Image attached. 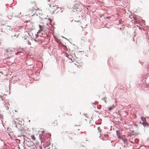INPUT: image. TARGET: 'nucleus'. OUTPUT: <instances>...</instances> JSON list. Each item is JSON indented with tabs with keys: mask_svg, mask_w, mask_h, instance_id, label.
Instances as JSON below:
<instances>
[{
	"mask_svg": "<svg viewBox=\"0 0 149 149\" xmlns=\"http://www.w3.org/2000/svg\"><path fill=\"white\" fill-rule=\"evenodd\" d=\"M48 5V10L49 12L52 14H54L55 12L58 8L57 6L56 5H54V4L52 3H51V4H49Z\"/></svg>",
	"mask_w": 149,
	"mask_h": 149,
	"instance_id": "f257e3e1",
	"label": "nucleus"
},
{
	"mask_svg": "<svg viewBox=\"0 0 149 149\" xmlns=\"http://www.w3.org/2000/svg\"><path fill=\"white\" fill-rule=\"evenodd\" d=\"M12 123L13 124L16 125V127L18 128L20 133L21 134H23L24 132V129L23 127H21V125L20 124L17 123L14 120L13 121Z\"/></svg>",
	"mask_w": 149,
	"mask_h": 149,
	"instance_id": "f03ea898",
	"label": "nucleus"
},
{
	"mask_svg": "<svg viewBox=\"0 0 149 149\" xmlns=\"http://www.w3.org/2000/svg\"><path fill=\"white\" fill-rule=\"evenodd\" d=\"M12 29H13L10 26H5L4 28V31L7 33H8L12 31Z\"/></svg>",
	"mask_w": 149,
	"mask_h": 149,
	"instance_id": "7ed1b4c3",
	"label": "nucleus"
},
{
	"mask_svg": "<svg viewBox=\"0 0 149 149\" xmlns=\"http://www.w3.org/2000/svg\"><path fill=\"white\" fill-rule=\"evenodd\" d=\"M39 26L40 29L39 30L38 33H41L42 35L45 34L46 33V32L43 26L40 25H39Z\"/></svg>",
	"mask_w": 149,
	"mask_h": 149,
	"instance_id": "20e7f679",
	"label": "nucleus"
},
{
	"mask_svg": "<svg viewBox=\"0 0 149 149\" xmlns=\"http://www.w3.org/2000/svg\"><path fill=\"white\" fill-rule=\"evenodd\" d=\"M74 9H76L77 11H80L81 10L80 5L79 4L76 3L74 5Z\"/></svg>",
	"mask_w": 149,
	"mask_h": 149,
	"instance_id": "39448f33",
	"label": "nucleus"
},
{
	"mask_svg": "<svg viewBox=\"0 0 149 149\" xmlns=\"http://www.w3.org/2000/svg\"><path fill=\"white\" fill-rule=\"evenodd\" d=\"M28 15L30 16H32L35 13V11L34 9H30L28 11Z\"/></svg>",
	"mask_w": 149,
	"mask_h": 149,
	"instance_id": "423d86ee",
	"label": "nucleus"
},
{
	"mask_svg": "<svg viewBox=\"0 0 149 149\" xmlns=\"http://www.w3.org/2000/svg\"><path fill=\"white\" fill-rule=\"evenodd\" d=\"M5 50L9 58L10 57L12 56L11 55L12 53V50L9 48L6 49Z\"/></svg>",
	"mask_w": 149,
	"mask_h": 149,
	"instance_id": "0eeeda50",
	"label": "nucleus"
},
{
	"mask_svg": "<svg viewBox=\"0 0 149 149\" xmlns=\"http://www.w3.org/2000/svg\"><path fill=\"white\" fill-rule=\"evenodd\" d=\"M141 119L143 121L142 124L144 126H148V124L146 122V120L145 117H141Z\"/></svg>",
	"mask_w": 149,
	"mask_h": 149,
	"instance_id": "6e6552de",
	"label": "nucleus"
},
{
	"mask_svg": "<svg viewBox=\"0 0 149 149\" xmlns=\"http://www.w3.org/2000/svg\"><path fill=\"white\" fill-rule=\"evenodd\" d=\"M31 138L32 140L33 141H35L36 140V138L34 136L32 135L31 136Z\"/></svg>",
	"mask_w": 149,
	"mask_h": 149,
	"instance_id": "1a4fd4ad",
	"label": "nucleus"
},
{
	"mask_svg": "<svg viewBox=\"0 0 149 149\" xmlns=\"http://www.w3.org/2000/svg\"><path fill=\"white\" fill-rule=\"evenodd\" d=\"M117 136L118 138H120V134L119 132L118 131H116Z\"/></svg>",
	"mask_w": 149,
	"mask_h": 149,
	"instance_id": "9d476101",
	"label": "nucleus"
},
{
	"mask_svg": "<svg viewBox=\"0 0 149 149\" xmlns=\"http://www.w3.org/2000/svg\"><path fill=\"white\" fill-rule=\"evenodd\" d=\"M97 129H98V131H99V132H100V127H98L97 128Z\"/></svg>",
	"mask_w": 149,
	"mask_h": 149,
	"instance_id": "9b49d317",
	"label": "nucleus"
},
{
	"mask_svg": "<svg viewBox=\"0 0 149 149\" xmlns=\"http://www.w3.org/2000/svg\"><path fill=\"white\" fill-rule=\"evenodd\" d=\"M29 29L30 30V31H31L32 30V29H33V28L32 27H31V28H30Z\"/></svg>",
	"mask_w": 149,
	"mask_h": 149,
	"instance_id": "f8f14e48",
	"label": "nucleus"
},
{
	"mask_svg": "<svg viewBox=\"0 0 149 149\" xmlns=\"http://www.w3.org/2000/svg\"><path fill=\"white\" fill-rule=\"evenodd\" d=\"M71 134H69L68 135V136L69 137V138H70V137L71 136Z\"/></svg>",
	"mask_w": 149,
	"mask_h": 149,
	"instance_id": "ddd939ff",
	"label": "nucleus"
},
{
	"mask_svg": "<svg viewBox=\"0 0 149 149\" xmlns=\"http://www.w3.org/2000/svg\"><path fill=\"white\" fill-rule=\"evenodd\" d=\"M1 100H3V99L2 97H1Z\"/></svg>",
	"mask_w": 149,
	"mask_h": 149,
	"instance_id": "4468645a",
	"label": "nucleus"
},
{
	"mask_svg": "<svg viewBox=\"0 0 149 149\" xmlns=\"http://www.w3.org/2000/svg\"><path fill=\"white\" fill-rule=\"evenodd\" d=\"M111 108H109V110H111Z\"/></svg>",
	"mask_w": 149,
	"mask_h": 149,
	"instance_id": "2eb2a0df",
	"label": "nucleus"
},
{
	"mask_svg": "<svg viewBox=\"0 0 149 149\" xmlns=\"http://www.w3.org/2000/svg\"><path fill=\"white\" fill-rule=\"evenodd\" d=\"M49 23H50V22H51V20H49Z\"/></svg>",
	"mask_w": 149,
	"mask_h": 149,
	"instance_id": "dca6fc26",
	"label": "nucleus"
},
{
	"mask_svg": "<svg viewBox=\"0 0 149 149\" xmlns=\"http://www.w3.org/2000/svg\"><path fill=\"white\" fill-rule=\"evenodd\" d=\"M30 25H31V26H32V24H30Z\"/></svg>",
	"mask_w": 149,
	"mask_h": 149,
	"instance_id": "f3484780",
	"label": "nucleus"
},
{
	"mask_svg": "<svg viewBox=\"0 0 149 149\" xmlns=\"http://www.w3.org/2000/svg\"><path fill=\"white\" fill-rule=\"evenodd\" d=\"M1 42H0V45H1Z\"/></svg>",
	"mask_w": 149,
	"mask_h": 149,
	"instance_id": "a211bd4d",
	"label": "nucleus"
},
{
	"mask_svg": "<svg viewBox=\"0 0 149 149\" xmlns=\"http://www.w3.org/2000/svg\"><path fill=\"white\" fill-rule=\"evenodd\" d=\"M86 33H87L86 32V33H85V36L86 35Z\"/></svg>",
	"mask_w": 149,
	"mask_h": 149,
	"instance_id": "6ab92c4d",
	"label": "nucleus"
},
{
	"mask_svg": "<svg viewBox=\"0 0 149 149\" xmlns=\"http://www.w3.org/2000/svg\"><path fill=\"white\" fill-rule=\"evenodd\" d=\"M26 27H27V28H28V25L26 26Z\"/></svg>",
	"mask_w": 149,
	"mask_h": 149,
	"instance_id": "aec40b11",
	"label": "nucleus"
},
{
	"mask_svg": "<svg viewBox=\"0 0 149 149\" xmlns=\"http://www.w3.org/2000/svg\"><path fill=\"white\" fill-rule=\"evenodd\" d=\"M131 142L132 143H134V142H133L131 141Z\"/></svg>",
	"mask_w": 149,
	"mask_h": 149,
	"instance_id": "412c9836",
	"label": "nucleus"
}]
</instances>
